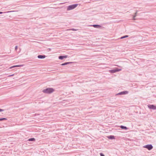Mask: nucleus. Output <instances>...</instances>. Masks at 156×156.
<instances>
[{
  "label": "nucleus",
  "mask_w": 156,
  "mask_h": 156,
  "mask_svg": "<svg viewBox=\"0 0 156 156\" xmlns=\"http://www.w3.org/2000/svg\"><path fill=\"white\" fill-rule=\"evenodd\" d=\"M54 90L52 88L48 87L43 90L42 92L45 94H51L54 91Z\"/></svg>",
  "instance_id": "obj_1"
},
{
  "label": "nucleus",
  "mask_w": 156,
  "mask_h": 156,
  "mask_svg": "<svg viewBox=\"0 0 156 156\" xmlns=\"http://www.w3.org/2000/svg\"><path fill=\"white\" fill-rule=\"evenodd\" d=\"M78 4H76L69 5L67 7V11H69L72 10L78 6Z\"/></svg>",
  "instance_id": "obj_2"
},
{
  "label": "nucleus",
  "mask_w": 156,
  "mask_h": 156,
  "mask_svg": "<svg viewBox=\"0 0 156 156\" xmlns=\"http://www.w3.org/2000/svg\"><path fill=\"white\" fill-rule=\"evenodd\" d=\"M122 69H118L117 68H116L115 69L109 70V72L111 73H113L116 72H119Z\"/></svg>",
  "instance_id": "obj_3"
},
{
  "label": "nucleus",
  "mask_w": 156,
  "mask_h": 156,
  "mask_svg": "<svg viewBox=\"0 0 156 156\" xmlns=\"http://www.w3.org/2000/svg\"><path fill=\"white\" fill-rule=\"evenodd\" d=\"M143 147L149 150H151L153 148V146L151 144L146 145L144 146Z\"/></svg>",
  "instance_id": "obj_4"
},
{
  "label": "nucleus",
  "mask_w": 156,
  "mask_h": 156,
  "mask_svg": "<svg viewBox=\"0 0 156 156\" xmlns=\"http://www.w3.org/2000/svg\"><path fill=\"white\" fill-rule=\"evenodd\" d=\"M128 93V92L127 91H124L121 92L116 94V95H125Z\"/></svg>",
  "instance_id": "obj_5"
},
{
  "label": "nucleus",
  "mask_w": 156,
  "mask_h": 156,
  "mask_svg": "<svg viewBox=\"0 0 156 156\" xmlns=\"http://www.w3.org/2000/svg\"><path fill=\"white\" fill-rule=\"evenodd\" d=\"M148 108L151 109L156 110V106L154 105H148Z\"/></svg>",
  "instance_id": "obj_6"
},
{
  "label": "nucleus",
  "mask_w": 156,
  "mask_h": 156,
  "mask_svg": "<svg viewBox=\"0 0 156 156\" xmlns=\"http://www.w3.org/2000/svg\"><path fill=\"white\" fill-rule=\"evenodd\" d=\"M68 57V55H60L58 57V58L60 60H62L64 58H66Z\"/></svg>",
  "instance_id": "obj_7"
},
{
  "label": "nucleus",
  "mask_w": 156,
  "mask_h": 156,
  "mask_svg": "<svg viewBox=\"0 0 156 156\" xmlns=\"http://www.w3.org/2000/svg\"><path fill=\"white\" fill-rule=\"evenodd\" d=\"M74 62H66L64 63H63L60 65L61 66H66L68 64H71L72 63H74Z\"/></svg>",
  "instance_id": "obj_8"
},
{
  "label": "nucleus",
  "mask_w": 156,
  "mask_h": 156,
  "mask_svg": "<svg viewBox=\"0 0 156 156\" xmlns=\"http://www.w3.org/2000/svg\"><path fill=\"white\" fill-rule=\"evenodd\" d=\"M91 26L94 27L95 28H99L101 27V26L99 25L94 24L91 25Z\"/></svg>",
  "instance_id": "obj_9"
},
{
  "label": "nucleus",
  "mask_w": 156,
  "mask_h": 156,
  "mask_svg": "<svg viewBox=\"0 0 156 156\" xmlns=\"http://www.w3.org/2000/svg\"><path fill=\"white\" fill-rule=\"evenodd\" d=\"M46 56L44 55H40L37 56V58L39 59H43L45 58Z\"/></svg>",
  "instance_id": "obj_10"
},
{
  "label": "nucleus",
  "mask_w": 156,
  "mask_h": 156,
  "mask_svg": "<svg viewBox=\"0 0 156 156\" xmlns=\"http://www.w3.org/2000/svg\"><path fill=\"white\" fill-rule=\"evenodd\" d=\"M108 138L111 140L114 139H115V136L113 135H110L108 136Z\"/></svg>",
  "instance_id": "obj_11"
},
{
  "label": "nucleus",
  "mask_w": 156,
  "mask_h": 156,
  "mask_svg": "<svg viewBox=\"0 0 156 156\" xmlns=\"http://www.w3.org/2000/svg\"><path fill=\"white\" fill-rule=\"evenodd\" d=\"M23 66L22 65H15V66H13L10 67L9 68L10 69H12V68H15V67H21V66Z\"/></svg>",
  "instance_id": "obj_12"
},
{
  "label": "nucleus",
  "mask_w": 156,
  "mask_h": 156,
  "mask_svg": "<svg viewBox=\"0 0 156 156\" xmlns=\"http://www.w3.org/2000/svg\"><path fill=\"white\" fill-rule=\"evenodd\" d=\"M120 127L121 129H124L125 130H126L128 129L127 128L126 126H123L122 125Z\"/></svg>",
  "instance_id": "obj_13"
},
{
  "label": "nucleus",
  "mask_w": 156,
  "mask_h": 156,
  "mask_svg": "<svg viewBox=\"0 0 156 156\" xmlns=\"http://www.w3.org/2000/svg\"><path fill=\"white\" fill-rule=\"evenodd\" d=\"M28 141H35V139L34 138H32L28 139Z\"/></svg>",
  "instance_id": "obj_14"
},
{
  "label": "nucleus",
  "mask_w": 156,
  "mask_h": 156,
  "mask_svg": "<svg viewBox=\"0 0 156 156\" xmlns=\"http://www.w3.org/2000/svg\"><path fill=\"white\" fill-rule=\"evenodd\" d=\"M14 11H8L7 12H0V14H2L3 13H8L9 12H14Z\"/></svg>",
  "instance_id": "obj_15"
},
{
  "label": "nucleus",
  "mask_w": 156,
  "mask_h": 156,
  "mask_svg": "<svg viewBox=\"0 0 156 156\" xmlns=\"http://www.w3.org/2000/svg\"><path fill=\"white\" fill-rule=\"evenodd\" d=\"M129 37V36L128 35H127L124 36H123L121 37L120 38V39H123V38H125L127 37Z\"/></svg>",
  "instance_id": "obj_16"
},
{
  "label": "nucleus",
  "mask_w": 156,
  "mask_h": 156,
  "mask_svg": "<svg viewBox=\"0 0 156 156\" xmlns=\"http://www.w3.org/2000/svg\"><path fill=\"white\" fill-rule=\"evenodd\" d=\"M7 119L6 118H0V121H2L4 120H7Z\"/></svg>",
  "instance_id": "obj_17"
},
{
  "label": "nucleus",
  "mask_w": 156,
  "mask_h": 156,
  "mask_svg": "<svg viewBox=\"0 0 156 156\" xmlns=\"http://www.w3.org/2000/svg\"><path fill=\"white\" fill-rule=\"evenodd\" d=\"M72 30L73 31H76V30L74 29V28H71V29H69L68 30Z\"/></svg>",
  "instance_id": "obj_18"
},
{
  "label": "nucleus",
  "mask_w": 156,
  "mask_h": 156,
  "mask_svg": "<svg viewBox=\"0 0 156 156\" xmlns=\"http://www.w3.org/2000/svg\"><path fill=\"white\" fill-rule=\"evenodd\" d=\"M100 156H105L102 153H100Z\"/></svg>",
  "instance_id": "obj_19"
},
{
  "label": "nucleus",
  "mask_w": 156,
  "mask_h": 156,
  "mask_svg": "<svg viewBox=\"0 0 156 156\" xmlns=\"http://www.w3.org/2000/svg\"><path fill=\"white\" fill-rule=\"evenodd\" d=\"M18 48V46H16L15 47V50H16Z\"/></svg>",
  "instance_id": "obj_20"
},
{
  "label": "nucleus",
  "mask_w": 156,
  "mask_h": 156,
  "mask_svg": "<svg viewBox=\"0 0 156 156\" xmlns=\"http://www.w3.org/2000/svg\"><path fill=\"white\" fill-rule=\"evenodd\" d=\"M4 111V109H0V112L3 111Z\"/></svg>",
  "instance_id": "obj_21"
},
{
  "label": "nucleus",
  "mask_w": 156,
  "mask_h": 156,
  "mask_svg": "<svg viewBox=\"0 0 156 156\" xmlns=\"http://www.w3.org/2000/svg\"><path fill=\"white\" fill-rule=\"evenodd\" d=\"M39 114H34V116H37V115H39Z\"/></svg>",
  "instance_id": "obj_22"
},
{
  "label": "nucleus",
  "mask_w": 156,
  "mask_h": 156,
  "mask_svg": "<svg viewBox=\"0 0 156 156\" xmlns=\"http://www.w3.org/2000/svg\"><path fill=\"white\" fill-rule=\"evenodd\" d=\"M136 16L135 15V16H134L133 17V19L135 20V17H136Z\"/></svg>",
  "instance_id": "obj_23"
},
{
  "label": "nucleus",
  "mask_w": 156,
  "mask_h": 156,
  "mask_svg": "<svg viewBox=\"0 0 156 156\" xmlns=\"http://www.w3.org/2000/svg\"><path fill=\"white\" fill-rule=\"evenodd\" d=\"M13 75H11L9 76H12Z\"/></svg>",
  "instance_id": "obj_24"
},
{
  "label": "nucleus",
  "mask_w": 156,
  "mask_h": 156,
  "mask_svg": "<svg viewBox=\"0 0 156 156\" xmlns=\"http://www.w3.org/2000/svg\"><path fill=\"white\" fill-rule=\"evenodd\" d=\"M137 14V12H136L135 13V15H136Z\"/></svg>",
  "instance_id": "obj_25"
}]
</instances>
